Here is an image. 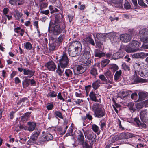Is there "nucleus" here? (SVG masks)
<instances>
[{"label": "nucleus", "instance_id": "f257e3e1", "mask_svg": "<svg viewBox=\"0 0 148 148\" xmlns=\"http://www.w3.org/2000/svg\"><path fill=\"white\" fill-rule=\"evenodd\" d=\"M135 74L140 75L143 78L148 77V69L146 68L144 62L141 61H136L134 64Z\"/></svg>", "mask_w": 148, "mask_h": 148}, {"label": "nucleus", "instance_id": "f03ea898", "mask_svg": "<svg viewBox=\"0 0 148 148\" xmlns=\"http://www.w3.org/2000/svg\"><path fill=\"white\" fill-rule=\"evenodd\" d=\"M140 118L143 123H141L138 118H135L134 119V121L137 124V126L141 127V129H145L146 127V125L144 123H148V111L147 109L142 110L140 113Z\"/></svg>", "mask_w": 148, "mask_h": 148}, {"label": "nucleus", "instance_id": "7ed1b4c3", "mask_svg": "<svg viewBox=\"0 0 148 148\" xmlns=\"http://www.w3.org/2000/svg\"><path fill=\"white\" fill-rule=\"evenodd\" d=\"M91 109L94 112V115L96 117L101 118L105 116V112L102 109L101 105L99 103H94L92 106Z\"/></svg>", "mask_w": 148, "mask_h": 148}, {"label": "nucleus", "instance_id": "20e7f679", "mask_svg": "<svg viewBox=\"0 0 148 148\" xmlns=\"http://www.w3.org/2000/svg\"><path fill=\"white\" fill-rule=\"evenodd\" d=\"M140 43L136 40H132L129 43V46L125 49V50L128 53L134 52L141 50L138 48Z\"/></svg>", "mask_w": 148, "mask_h": 148}, {"label": "nucleus", "instance_id": "39448f33", "mask_svg": "<svg viewBox=\"0 0 148 148\" xmlns=\"http://www.w3.org/2000/svg\"><path fill=\"white\" fill-rule=\"evenodd\" d=\"M54 25H60L63 29L65 28V24L64 23L63 16L61 14H56L55 15Z\"/></svg>", "mask_w": 148, "mask_h": 148}, {"label": "nucleus", "instance_id": "423d86ee", "mask_svg": "<svg viewBox=\"0 0 148 148\" xmlns=\"http://www.w3.org/2000/svg\"><path fill=\"white\" fill-rule=\"evenodd\" d=\"M52 26V25H51L50 23L48 30L50 33H52L55 35H57L60 34L61 33L62 30L64 29L63 28L61 29L60 28L61 26L60 25H55L54 26H53H53Z\"/></svg>", "mask_w": 148, "mask_h": 148}, {"label": "nucleus", "instance_id": "0eeeda50", "mask_svg": "<svg viewBox=\"0 0 148 148\" xmlns=\"http://www.w3.org/2000/svg\"><path fill=\"white\" fill-rule=\"evenodd\" d=\"M140 39L143 42H148V29L144 28L142 29L139 33Z\"/></svg>", "mask_w": 148, "mask_h": 148}, {"label": "nucleus", "instance_id": "6e6552de", "mask_svg": "<svg viewBox=\"0 0 148 148\" xmlns=\"http://www.w3.org/2000/svg\"><path fill=\"white\" fill-rule=\"evenodd\" d=\"M69 48L81 52L82 50V45L78 41H73L70 44Z\"/></svg>", "mask_w": 148, "mask_h": 148}, {"label": "nucleus", "instance_id": "1a4fd4ad", "mask_svg": "<svg viewBox=\"0 0 148 148\" xmlns=\"http://www.w3.org/2000/svg\"><path fill=\"white\" fill-rule=\"evenodd\" d=\"M69 60L67 56L64 54L61 56V58L59 60V62L61 67L62 68H64L67 67Z\"/></svg>", "mask_w": 148, "mask_h": 148}, {"label": "nucleus", "instance_id": "9d476101", "mask_svg": "<svg viewBox=\"0 0 148 148\" xmlns=\"http://www.w3.org/2000/svg\"><path fill=\"white\" fill-rule=\"evenodd\" d=\"M90 63H86L78 66L77 68V69L79 73H82L87 70L90 65Z\"/></svg>", "mask_w": 148, "mask_h": 148}, {"label": "nucleus", "instance_id": "9b49d317", "mask_svg": "<svg viewBox=\"0 0 148 148\" xmlns=\"http://www.w3.org/2000/svg\"><path fill=\"white\" fill-rule=\"evenodd\" d=\"M118 136L119 140V139H127L133 137H135L134 135L133 134L129 133H125L120 134Z\"/></svg>", "mask_w": 148, "mask_h": 148}, {"label": "nucleus", "instance_id": "f8f14e48", "mask_svg": "<svg viewBox=\"0 0 148 148\" xmlns=\"http://www.w3.org/2000/svg\"><path fill=\"white\" fill-rule=\"evenodd\" d=\"M89 96L90 99L92 101L96 102H101L100 96L96 95L93 92H91L89 94Z\"/></svg>", "mask_w": 148, "mask_h": 148}, {"label": "nucleus", "instance_id": "ddd939ff", "mask_svg": "<svg viewBox=\"0 0 148 148\" xmlns=\"http://www.w3.org/2000/svg\"><path fill=\"white\" fill-rule=\"evenodd\" d=\"M120 40L124 42H129L131 39L130 36L127 34H123L120 36Z\"/></svg>", "mask_w": 148, "mask_h": 148}, {"label": "nucleus", "instance_id": "4468645a", "mask_svg": "<svg viewBox=\"0 0 148 148\" xmlns=\"http://www.w3.org/2000/svg\"><path fill=\"white\" fill-rule=\"evenodd\" d=\"M82 57L85 58V60H88L90 57V54L89 49L88 48L85 49L82 52Z\"/></svg>", "mask_w": 148, "mask_h": 148}, {"label": "nucleus", "instance_id": "2eb2a0df", "mask_svg": "<svg viewBox=\"0 0 148 148\" xmlns=\"http://www.w3.org/2000/svg\"><path fill=\"white\" fill-rule=\"evenodd\" d=\"M77 131V132L79 134L78 136V140L80 143V144L83 146L84 145V138L83 134V132L80 130H76Z\"/></svg>", "mask_w": 148, "mask_h": 148}, {"label": "nucleus", "instance_id": "dca6fc26", "mask_svg": "<svg viewBox=\"0 0 148 148\" xmlns=\"http://www.w3.org/2000/svg\"><path fill=\"white\" fill-rule=\"evenodd\" d=\"M34 73L35 71L32 70L24 69L23 74L25 75H28L27 77L31 78L34 75Z\"/></svg>", "mask_w": 148, "mask_h": 148}, {"label": "nucleus", "instance_id": "f3484780", "mask_svg": "<svg viewBox=\"0 0 148 148\" xmlns=\"http://www.w3.org/2000/svg\"><path fill=\"white\" fill-rule=\"evenodd\" d=\"M47 68L49 71H53L55 70L56 66L54 62L51 60L47 63Z\"/></svg>", "mask_w": 148, "mask_h": 148}, {"label": "nucleus", "instance_id": "a211bd4d", "mask_svg": "<svg viewBox=\"0 0 148 148\" xmlns=\"http://www.w3.org/2000/svg\"><path fill=\"white\" fill-rule=\"evenodd\" d=\"M81 52L75 50H72V49L69 48L68 53L69 55L72 57H75L76 56H78L80 54Z\"/></svg>", "mask_w": 148, "mask_h": 148}, {"label": "nucleus", "instance_id": "6ab92c4d", "mask_svg": "<svg viewBox=\"0 0 148 148\" xmlns=\"http://www.w3.org/2000/svg\"><path fill=\"white\" fill-rule=\"evenodd\" d=\"M82 131L84 132V134L87 137V138L88 140L92 139L95 138L94 136H96L95 134H91L90 133L88 130H86V131H84V130H82Z\"/></svg>", "mask_w": 148, "mask_h": 148}, {"label": "nucleus", "instance_id": "aec40b11", "mask_svg": "<svg viewBox=\"0 0 148 148\" xmlns=\"http://www.w3.org/2000/svg\"><path fill=\"white\" fill-rule=\"evenodd\" d=\"M105 53L98 49H96L94 51V55L95 57L101 58L105 56Z\"/></svg>", "mask_w": 148, "mask_h": 148}, {"label": "nucleus", "instance_id": "412c9836", "mask_svg": "<svg viewBox=\"0 0 148 148\" xmlns=\"http://www.w3.org/2000/svg\"><path fill=\"white\" fill-rule=\"evenodd\" d=\"M132 57L136 59H144L145 58V53L144 52L135 53L132 55Z\"/></svg>", "mask_w": 148, "mask_h": 148}, {"label": "nucleus", "instance_id": "4be33fe9", "mask_svg": "<svg viewBox=\"0 0 148 148\" xmlns=\"http://www.w3.org/2000/svg\"><path fill=\"white\" fill-rule=\"evenodd\" d=\"M104 74L106 79L110 80L113 79V74L109 70H107L106 72L104 73Z\"/></svg>", "mask_w": 148, "mask_h": 148}, {"label": "nucleus", "instance_id": "5701e85b", "mask_svg": "<svg viewBox=\"0 0 148 148\" xmlns=\"http://www.w3.org/2000/svg\"><path fill=\"white\" fill-rule=\"evenodd\" d=\"M31 113V112H27L25 113L23 116L21 117V120L23 121H27L30 117V114Z\"/></svg>", "mask_w": 148, "mask_h": 148}, {"label": "nucleus", "instance_id": "b1692460", "mask_svg": "<svg viewBox=\"0 0 148 148\" xmlns=\"http://www.w3.org/2000/svg\"><path fill=\"white\" fill-rule=\"evenodd\" d=\"M122 73V71L121 70L117 71L114 75V80L116 82L119 80L121 76Z\"/></svg>", "mask_w": 148, "mask_h": 148}, {"label": "nucleus", "instance_id": "393cba45", "mask_svg": "<svg viewBox=\"0 0 148 148\" xmlns=\"http://www.w3.org/2000/svg\"><path fill=\"white\" fill-rule=\"evenodd\" d=\"M84 42L86 43L88 42L92 46L95 45V43L93 40L90 37H86L83 39Z\"/></svg>", "mask_w": 148, "mask_h": 148}, {"label": "nucleus", "instance_id": "a878e982", "mask_svg": "<svg viewBox=\"0 0 148 148\" xmlns=\"http://www.w3.org/2000/svg\"><path fill=\"white\" fill-rule=\"evenodd\" d=\"M106 33H98L96 35L97 38L99 40L104 41L106 38Z\"/></svg>", "mask_w": 148, "mask_h": 148}, {"label": "nucleus", "instance_id": "bb28decb", "mask_svg": "<svg viewBox=\"0 0 148 148\" xmlns=\"http://www.w3.org/2000/svg\"><path fill=\"white\" fill-rule=\"evenodd\" d=\"M128 92L127 91H123L120 92L119 94V97L122 99H125L128 95Z\"/></svg>", "mask_w": 148, "mask_h": 148}, {"label": "nucleus", "instance_id": "cd10ccee", "mask_svg": "<svg viewBox=\"0 0 148 148\" xmlns=\"http://www.w3.org/2000/svg\"><path fill=\"white\" fill-rule=\"evenodd\" d=\"M123 56V53L117 52L114 53L112 56V58L114 60L117 59Z\"/></svg>", "mask_w": 148, "mask_h": 148}, {"label": "nucleus", "instance_id": "c85d7f7f", "mask_svg": "<svg viewBox=\"0 0 148 148\" xmlns=\"http://www.w3.org/2000/svg\"><path fill=\"white\" fill-rule=\"evenodd\" d=\"M64 74L67 78H71L72 77L73 75V71L70 69H66L65 71Z\"/></svg>", "mask_w": 148, "mask_h": 148}, {"label": "nucleus", "instance_id": "c756f323", "mask_svg": "<svg viewBox=\"0 0 148 148\" xmlns=\"http://www.w3.org/2000/svg\"><path fill=\"white\" fill-rule=\"evenodd\" d=\"M24 78L25 79L22 82V85L24 88L28 87L30 84V79H28L27 77H25Z\"/></svg>", "mask_w": 148, "mask_h": 148}, {"label": "nucleus", "instance_id": "7c9ffc66", "mask_svg": "<svg viewBox=\"0 0 148 148\" xmlns=\"http://www.w3.org/2000/svg\"><path fill=\"white\" fill-rule=\"evenodd\" d=\"M102 84V83H101V81L98 79L92 83V86L93 88L96 90L100 86V84Z\"/></svg>", "mask_w": 148, "mask_h": 148}, {"label": "nucleus", "instance_id": "2f4dec72", "mask_svg": "<svg viewBox=\"0 0 148 148\" xmlns=\"http://www.w3.org/2000/svg\"><path fill=\"white\" fill-rule=\"evenodd\" d=\"M106 38H108L110 40H114V39L116 36H115V34L113 32H111L110 33H106Z\"/></svg>", "mask_w": 148, "mask_h": 148}, {"label": "nucleus", "instance_id": "473e14b6", "mask_svg": "<svg viewBox=\"0 0 148 148\" xmlns=\"http://www.w3.org/2000/svg\"><path fill=\"white\" fill-rule=\"evenodd\" d=\"M27 124L29 126L28 130H35L36 123L35 122H29L27 123Z\"/></svg>", "mask_w": 148, "mask_h": 148}, {"label": "nucleus", "instance_id": "72a5a7b5", "mask_svg": "<svg viewBox=\"0 0 148 148\" xmlns=\"http://www.w3.org/2000/svg\"><path fill=\"white\" fill-rule=\"evenodd\" d=\"M39 134V132L38 130L34 132L31 137L30 139L32 140L33 141L36 140Z\"/></svg>", "mask_w": 148, "mask_h": 148}, {"label": "nucleus", "instance_id": "f704fd0d", "mask_svg": "<svg viewBox=\"0 0 148 148\" xmlns=\"http://www.w3.org/2000/svg\"><path fill=\"white\" fill-rule=\"evenodd\" d=\"M119 140V138H118V136L116 135L114 136H111L109 139V143L110 144L112 143H114L116 141L118 140Z\"/></svg>", "mask_w": 148, "mask_h": 148}, {"label": "nucleus", "instance_id": "c9c22d12", "mask_svg": "<svg viewBox=\"0 0 148 148\" xmlns=\"http://www.w3.org/2000/svg\"><path fill=\"white\" fill-rule=\"evenodd\" d=\"M138 95L139 99L141 100H143L147 96L148 93L143 92H139L138 93Z\"/></svg>", "mask_w": 148, "mask_h": 148}, {"label": "nucleus", "instance_id": "e433bc0d", "mask_svg": "<svg viewBox=\"0 0 148 148\" xmlns=\"http://www.w3.org/2000/svg\"><path fill=\"white\" fill-rule=\"evenodd\" d=\"M90 73L93 76L96 77L97 74V69L95 67L91 68L90 71Z\"/></svg>", "mask_w": 148, "mask_h": 148}, {"label": "nucleus", "instance_id": "4c0bfd02", "mask_svg": "<svg viewBox=\"0 0 148 148\" xmlns=\"http://www.w3.org/2000/svg\"><path fill=\"white\" fill-rule=\"evenodd\" d=\"M110 60L107 59H105L102 60L101 62V66L102 67H105L109 62Z\"/></svg>", "mask_w": 148, "mask_h": 148}, {"label": "nucleus", "instance_id": "58836bf2", "mask_svg": "<svg viewBox=\"0 0 148 148\" xmlns=\"http://www.w3.org/2000/svg\"><path fill=\"white\" fill-rule=\"evenodd\" d=\"M57 96V93L54 91L50 92L47 95V96L50 97L54 98Z\"/></svg>", "mask_w": 148, "mask_h": 148}, {"label": "nucleus", "instance_id": "ea45409f", "mask_svg": "<svg viewBox=\"0 0 148 148\" xmlns=\"http://www.w3.org/2000/svg\"><path fill=\"white\" fill-rule=\"evenodd\" d=\"M109 69L114 72L118 69V67L116 64H114L110 66L109 67Z\"/></svg>", "mask_w": 148, "mask_h": 148}, {"label": "nucleus", "instance_id": "a19ab883", "mask_svg": "<svg viewBox=\"0 0 148 148\" xmlns=\"http://www.w3.org/2000/svg\"><path fill=\"white\" fill-rule=\"evenodd\" d=\"M143 79L139 76L135 77L134 79V82L136 83H138L143 82Z\"/></svg>", "mask_w": 148, "mask_h": 148}, {"label": "nucleus", "instance_id": "79ce46f5", "mask_svg": "<svg viewBox=\"0 0 148 148\" xmlns=\"http://www.w3.org/2000/svg\"><path fill=\"white\" fill-rule=\"evenodd\" d=\"M26 49L27 50H30L32 48V45L29 42H26L25 45Z\"/></svg>", "mask_w": 148, "mask_h": 148}, {"label": "nucleus", "instance_id": "37998d69", "mask_svg": "<svg viewBox=\"0 0 148 148\" xmlns=\"http://www.w3.org/2000/svg\"><path fill=\"white\" fill-rule=\"evenodd\" d=\"M49 9L51 13H53L54 12H57L58 11V9L55 8L53 7L51 5L49 6Z\"/></svg>", "mask_w": 148, "mask_h": 148}, {"label": "nucleus", "instance_id": "c03bdc74", "mask_svg": "<svg viewBox=\"0 0 148 148\" xmlns=\"http://www.w3.org/2000/svg\"><path fill=\"white\" fill-rule=\"evenodd\" d=\"M28 99L26 97L21 98L18 101L17 104L18 105H20L22 103H24L25 102L27 101Z\"/></svg>", "mask_w": 148, "mask_h": 148}, {"label": "nucleus", "instance_id": "a18cd8bd", "mask_svg": "<svg viewBox=\"0 0 148 148\" xmlns=\"http://www.w3.org/2000/svg\"><path fill=\"white\" fill-rule=\"evenodd\" d=\"M144 104V103L142 102L137 103L136 105V108L138 109H141L143 108Z\"/></svg>", "mask_w": 148, "mask_h": 148}, {"label": "nucleus", "instance_id": "49530a36", "mask_svg": "<svg viewBox=\"0 0 148 148\" xmlns=\"http://www.w3.org/2000/svg\"><path fill=\"white\" fill-rule=\"evenodd\" d=\"M139 5L141 6L144 7H147V5L143 2V0H138Z\"/></svg>", "mask_w": 148, "mask_h": 148}, {"label": "nucleus", "instance_id": "de8ad7c7", "mask_svg": "<svg viewBox=\"0 0 148 148\" xmlns=\"http://www.w3.org/2000/svg\"><path fill=\"white\" fill-rule=\"evenodd\" d=\"M124 8L126 9H129L131 8L130 3L128 2H126L124 4Z\"/></svg>", "mask_w": 148, "mask_h": 148}, {"label": "nucleus", "instance_id": "09e8293b", "mask_svg": "<svg viewBox=\"0 0 148 148\" xmlns=\"http://www.w3.org/2000/svg\"><path fill=\"white\" fill-rule=\"evenodd\" d=\"M122 66L123 69L126 71H128L130 70V68L125 63L122 64Z\"/></svg>", "mask_w": 148, "mask_h": 148}, {"label": "nucleus", "instance_id": "8fccbe9b", "mask_svg": "<svg viewBox=\"0 0 148 148\" xmlns=\"http://www.w3.org/2000/svg\"><path fill=\"white\" fill-rule=\"evenodd\" d=\"M99 78L101 79V80L103 82H105V81H106V78L105 77L104 75L103 74H101L99 75Z\"/></svg>", "mask_w": 148, "mask_h": 148}, {"label": "nucleus", "instance_id": "3c124183", "mask_svg": "<svg viewBox=\"0 0 148 148\" xmlns=\"http://www.w3.org/2000/svg\"><path fill=\"white\" fill-rule=\"evenodd\" d=\"M99 125L100 126L101 129H104L106 127V123L104 122L100 121L99 123Z\"/></svg>", "mask_w": 148, "mask_h": 148}, {"label": "nucleus", "instance_id": "603ef678", "mask_svg": "<svg viewBox=\"0 0 148 148\" xmlns=\"http://www.w3.org/2000/svg\"><path fill=\"white\" fill-rule=\"evenodd\" d=\"M64 69L62 70L60 69V67L58 66V69L56 70V72L59 75L61 76L62 75Z\"/></svg>", "mask_w": 148, "mask_h": 148}, {"label": "nucleus", "instance_id": "864d4df0", "mask_svg": "<svg viewBox=\"0 0 148 148\" xmlns=\"http://www.w3.org/2000/svg\"><path fill=\"white\" fill-rule=\"evenodd\" d=\"M22 0H9L10 3L11 5H15L16 4V2L17 1H19Z\"/></svg>", "mask_w": 148, "mask_h": 148}, {"label": "nucleus", "instance_id": "5fc2aeb1", "mask_svg": "<svg viewBox=\"0 0 148 148\" xmlns=\"http://www.w3.org/2000/svg\"><path fill=\"white\" fill-rule=\"evenodd\" d=\"M138 97V95L136 93H132L131 95V97L132 99L135 100Z\"/></svg>", "mask_w": 148, "mask_h": 148}, {"label": "nucleus", "instance_id": "6e6d98bb", "mask_svg": "<svg viewBox=\"0 0 148 148\" xmlns=\"http://www.w3.org/2000/svg\"><path fill=\"white\" fill-rule=\"evenodd\" d=\"M53 139V137L50 134H47V141L51 140Z\"/></svg>", "mask_w": 148, "mask_h": 148}, {"label": "nucleus", "instance_id": "4d7b16f0", "mask_svg": "<svg viewBox=\"0 0 148 148\" xmlns=\"http://www.w3.org/2000/svg\"><path fill=\"white\" fill-rule=\"evenodd\" d=\"M64 36V34L60 35L58 39V41L59 42H62L63 40Z\"/></svg>", "mask_w": 148, "mask_h": 148}, {"label": "nucleus", "instance_id": "13d9d810", "mask_svg": "<svg viewBox=\"0 0 148 148\" xmlns=\"http://www.w3.org/2000/svg\"><path fill=\"white\" fill-rule=\"evenodd\" d=\"M53 105L52 103H49L47 105V109L50 110L53 109Z\"/></svg>", "mask_w": 148, "mask_h": 148}, {"label": "nucleus", "instance_id": "bf43d9fd", "mask_svg": "<svg viewBox=\"0 0 148 148\" xmlns=\"http://www.w3.org/2000/svg\"><path fill=\"white\" fill-rule=\"evenodd\" d=\"M6 18L5 16H3L2 20L0 22L1 23H3L4 24L6 23Z\"/></svg>", "mask_w": 148, "mask_h": 148}, {"label": "nucleus", "instance_id": "052dcab7", "mask_svg": "<svg viewBox=\"0 0 148 148\" xmlns=\"http://www.w3.org/2000/svg\"><path fill=\"white\" fill-rule=\"evenodd\" d=\"M85 148H92V146L90 145H89L87 142L85 141L84 143V145L83 146Z\"/></svg>", "mask_w": 148, "mask_h": 148}, {"label": "nucleus", "instance_id": "680f3d73", "mask_svg": "<svg viewBox=\"0 0 148 148\" xmlns=\"http://www.w3.org/2000/svg\"><path fill=\"white\" fill-rule=\"evenodd\" d=\"M55 114L57 116H58L60 118H62L63 117L61 113L59 111H56L55 112Z\"/></svg>", "mask_w": 148, "mask_h": 148}, {"label": "nucleus", "instance_id": "e2e57ef3", "mask_svg": "<svg viewBox=\"0 0 148 148\" xmlns=\"http://www.w3.org/2000/svg\"><path fill=\"white\" fill-rule=\"evenodd\" d=\"M8 11L9 10L8 8H4L3 10V12L4 15L5 16L7 15Z\"/></svg>", "mask_w": 148, "mask_h": 148}, {"label": "nucleus", "instance_id": "0e129e2a", "mask_svg": "<svg viewBox=\"0 0 148 148\" xmlns=\"http://www.w3.org/2000/svg\"><path fill=\"white\" fill-rule=\"evenodd\" d=\"M57 97L58 99H59L60 100H62L63 101H64V99L63 98L62 96L61 95V94L60 92H59L58 93V95H57Z\"/></svg>", "mask_w": 148, "mask_h": 148}, {"label": "nucleus", "instance_id": "69168bd1", "mask_svg": "<svg viewBox=\"0 0 148 148\" xmlns=\"http://www.w3.org/2000/svg\"><path fill=\"white\" fill-rule=\"evenodd\" d=\"M16 15L17 16L18 18H19L22 17L23 15V14H22L21 13L16 12Z\"/></svg>", "mask_w": 148, "mask_h": 148}, {"label": "nucleus", "instance_id": "338daca9", "mask_svg": "<svg viewBox=\"0 0 148 148\" xmlns=\"http://www.w3.org/2000/svg\"><path fill=\"white\" fill-rule=\"evenodd\" d=\"M15 82L16 84H18L21 82V80L18 77H16L15 78Z\"/></svg>", "mask_w": 148, "mask_h": 148}, {"label": "nucleus", "instance_id": "774afa93", "mask_svg": "<svg viewBox=\"0 0 148 148\" xmlns=\"http://www.w3.org/2000/svg\"><path fill=\"white\" fill-rule=\"evenodd\" d=\"M137 146L138 147V148H143L144 147L146 146V145H144L141 143H138L137 144Z\"/></svg>", "mask_w": 148, "mask_h": 148}]
</instances>
